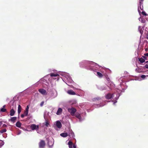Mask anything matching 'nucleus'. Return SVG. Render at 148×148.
Segmentation results:
<instances>
[{"label":"nucleus","instance_id":"obj_47","mask_svg":"<svg viewBox=\"0 0 148 148\" xmlns=\"http://www.w3.org/2000/svg\"><path fill=\"white\" fill-rule=\"evenodd\" d=\"M5 105H4L3 106V108H4L5 107Z\"/></svg>","mask_w":148,"mask_h":148},{"label":"nucleus","instance_id":"obj_49","mask_svg":"<svg viewBox=\"0 0 148 148\" xmlns=\"http://www.w3.org/2000/svg\"><path fill=\"white\" fill-rule=\"evenodd\" d=\"M59 79V78H57V80H58Z\"/></svg>","mask_w":148,"mask_h":148},{"label":"nucleus","instance_id":"obj_9","mask_svg":"<svg viewBox=\"0 0 148 148\" xmlns=\"http://www.w3.org/2000/svg\"><path fill=\"white\" fill-rule=\"evenodd\" d=\"M143 3H139V5H140L139 7H138V11L140 14H140L141 13V10H143Z\"/></svg>","mask_w":148,"mask_h":148},{"label":"nucleus","instance_id":"obj_46","mask_svg":"<svg viewBox=\"0 0 148 148\" xmlns=\"http://www.w3.org/2000/svg\"><path fill=\"white\" fill-rule=\"evenodd\" d=\"M105 104H103V105H101L99 106H103L104 105H105Z\"/></svg>","mask_w":148,"mask_h":148},{"label":"nucleus","instance_id":"obj_37","mask_svg":"<svg viewBox=\"0 0 148 148\" xmlns=\"http://www.w3.org/2000/svg\"><path fill=\"white\" fill-rule=\"evenodd\" d=\"M142 13L143 15L145 16H147V14L145 11H142Z\"/></svg>","mask_w":148,"mask_h":148},{"label":"nucleus","instance_id":"obj_6","mask_svg":"<svg viewBox=\"0 0 148 148\" xmlns=\"http://www.w3.org/2000/svg\"><path fill=\"white\" fill-rule=\"evenodd\" d=\"M58 95L57 92L56 90L51 92L49 94L50 97L51 99H54Z\"/></svg>","mask_w":148,"mask_h":148},{"label":"nucleus","instance_id":"obj_39","mask_svg":"<svg viewBox=\"0 0 148 148\" xmlns=\"http://www.w3.org/2000/svg\"><path fill=\"white\" fill-rule=\"evenodd\" d=\"M100 89L101 90H105L106 89V88L104 87H101Z\"/></svg>","mask_w":148,"mask_h":148},{"label":"nucleus","instance_id":"obj_42","mask_svg":"<svg viewBox=\"0 0 148 148\" xmlns=\"http://www.w3.org/2000/svg\"><path fill=\"white\" fill-rule=\"evenodd\" d=\"M143 0H139V3H143Z\"/></svg>","mask_w":148,"mask_h":148},{"label":"nucleus","instance_id":"obj_52","mask_svg":"<svg viewBox=\"0 0 148 148\" xmlns=\"http://www.w3.org/2000/svg\"><path fill=\"white\" fill-rule=\"evenodd\" d=\"M147 16H148V15H147Z\"/></svg>","mask_w":148,"mask_h":148},{"label":"nucleus","instance_id":"obj_4","mask_svg":"<svg viewBox=\"0 0 148 148\" xmlns=\"http://www.w3.org/2000/svg\"><path fill=\"white\" fill-rule=\"evenodd\" d=\"M62 127V124L59 121H57L54 122L53 127L57 131L59 130Z\"/></svg>","mask_w":148,"mask_h":148},{"label":"nucleus","instance_id":"obj_43","mask_svg":"<svg viewBox=\"0 0 148 148\" xmlns=\"http://www.w3.org/2000/svg\"><path fill=\"white\" fill-rule=\"evenodd\" d=\"M3 127H5L7 126V125L5 124H4L3 125Z\"/></svg>","mask_w":148,"mask_h":148},{"label":"nucleus","instance_id":"obj_21","mask_svg":"<svg viewBox=\"0 0 148 148\" xmlns=\"http://www.w3.org/2000/svg\"><path fill=\"white\" fill-rule=\"evenodd\" d=\"M146 59V58L145 56L143 57V58H141L139 59V60L141 63L145 62V60Z\"/></svg>","mask_w":148,"mask_h":148},{"label":"nucleus","instance_id":"obj_26","mask_svg":"<svg viewBox=\"0 0 148 148\" xmlns=\"http://www.w3.org/2000/svg\"><path fill=\"white\" fill-rule=\"evenodd\" d=\"M60 135L63 137H66L68 136V134L66 133H63L60 134Z\"/></svg>","mask_w":148,"mask_h":148},{"label":"nucleus","instance_id":"obj_17","mask_svg":"<svg viewBox=\"0 0 148 148\" xmlns=\"http://www.w3.org/2000/svg\"><path fill=\"white\" fill-rule=\"evenodd\" d=\"M138 29L141 34L142 35L143 33V32L144 30V27L139 26L138 27Z\"/></svg>","mask_w":148,"mask_h":148},{"label":"nucleus","instance_id":"obj_36","mask_svg":"<svg viewBox=\"0 0 148 148\" xmlns=\"http://www.w3.org/2000/svg\"><path fill=\"white\" fill-rule=\"evenodd\" d=\"M146 76L148 77V75L145 76V75H142L141 76V77L143 79H144Z\"/></svg>","mask_w":148,"mask_h":148},{"label":"nucleus","instance_id":"obj_50","mask_svg":"<svg viewBox=\"0 0 148 148\" xmlns=\"http://www.w3.org/2000/svg\"><path fill=\"white\" fill-rule=\"evenodd\" d=\"M96 99L97 100H98L99 99H98L96 98Z\"/></svg>","mask_w":148,"mask_h":148},{"label":"nucleus","instance_id":"obj_48","mask_svg":"<svg viewBox=\"0 0 148 148\" xmlns=\"http://www.w3.org/2000/svg\"><path fill=\"white\" fill-rule=\"evenodd\" d=\"M147 38L148 40V34H147Z\"/></svg>","mask_w":148,"mask_h":148},{"label":"nucleus","instance_id":"obj_45","mask_svg":"<svg viewBox=\"0 0 148 148\" xmlns=\"http://www.w3.org/2000/svg\"><path fill=\"white\" fill-rule=\"evenodd\" d=\"M144 55H145L146 56H148V53H146Z\"/></svg>","mask_w":148,"mask_h":148},{"label":"nucleus","instance_id":"obj_24","mask_svg":"<svg viewBox=\"0 0 148 148\" xmlns=\"http://www.w3.org/2000/svg\"><path fill=\"white\" fill-rule=\"evenodd\" d=\"M15 111L13 109H12L10 111V115L11 116H13L14 115Z\"/></svg>","mask_w":148,"mask_h":148},{"label":"nucleus","instance_id":"obj_30","mask_svg":"<svg viewBox=\"0 0 148 148\" xmlns=\"http://www.w3.org/2000/svg\"><path fill=\"white\" fill-rule=\"evenodd\" d=\"M16 127H20L21 125V123L19 121H18L16 123Z\"/></svg>","mask_w":148,"mask_h":148},{"label":"nucleus","instance_id":"obj_33","mask_svg":"<svg viewBox=\"0 0 148 148\" xmlns=\"http://www.w3.org/2000/svg\"><path fill=\"white\" fill-rule=\"evenodd\" d=\"M66 84H67L68 86H70V85H69V84H67L66 82ZM71 86V88H73V89H74V90H79V89L78 88H76L75 87H74V86H71H71Z\"/></svg>","mask_w":148,"mask_h":148},{"label":"nucleus","instance_id":"obj_10","mask_svg":"<svg viewBox=\"0 0 148 148\" xmlns=\"http://www.w3.org/2000/svg\"><path fill=\"white\" fill-rule=\"evenodd\" d=\"M39 92L42 94L43 95H47V93L46 91L45 90L43 89H40L38 90Z\"/></svg>","mask_w":148,"mask_h":148},{"label":"nucleus","instance_id":"obj_20","mask_svg":"<svg viewBox=\"0 0 148 148\" xmlns=\"http://www.w3.org/2000/svg\"><path fill=\"white\" fill-rule=\"evenodd\" d=\"M136 71L138 73H141L143 72V70L142 68H138L136 69Z\"/></svg>","mask_w":148,"mask_h":148},{"label":"nucleus","instance_id":"obj_27","mask_svg":"<svg viewBox=\"0 0 148 148\" xmlns=\"http://www.w3.org/2000/svg\"><path fill=\"white\" fill-rule=\"evenodd\" d=\"M70 133H69L68 134V136H71L72 137H73L74 136V134L73 132H72V131L71 130L70 131Z\"/></svg>","mask_w":148,"mask_h":148},{"label":"nucleus","instance_id":"obj_31","mask_svg":"<svg viewBox=\"0 0 148 148\" xmlns=\"http://www.w3.org/2000/svg\"><path fill=\"white\" fill-rule=\"evenodd\" d=\"M45 124L46 127H48V126L49 125V124L47 120H46V121L45 123Z\"/></svg>","mask_w":148,"mask_h":148},{"label":"nucleus","instance_id":"obj_32","mask_svg":"<svg viewBox=\"0 0 148 148\" xmlns=\"http://www.w3.org/2000/svg\"><path fill=\"white\" fill-rule=\"evenodd\" d=\"M4 143V142L2 140H0V147L3 145Z\"/></svg>","mask_w":148,"mask_h":148},{"label":"nucleus","instance_id":"obj_3","mask_svg":"<svg viewBox=\"0 0 148 148\" xmlns=\"http://www.w3.org/2000/svg\"><path fill=\"white\" fill-rule=\"evenodd\" d=\"M54 73H51L50 74L51 77H58L60 75L65 77L67 80L68 83H72L73 82V80L69 75V73L65 72H59L58 73L54 72Z\"/></svg>","mask_w":148,"mask_h":148},{"label":"nucleus","instance_id":"obj_16","mask_svg":"<svg viewBox=\"0 0 148 148\" xmlns=\"http://www.w3.org/2000/svg\"><path fill=\"white\" fill-rule=\"evenodd\" d=\"M62 109L61 108H58V110L56 112V114L57 115H60L62 114Z\"/></svg>","mask_w":148,"mask_h":148},{"label":"nucleus","instance_id":"obj_18","mask_svg":"<svg viewBox=\"0 0 148 148\" xmlns=\"http://www.w3.org/2000/svg\"><path fill=\"white\" fill-rule=\"evenodd\" d=\"M45 143L44 141L41 140L39 143V145L40 148H42L45 145Z\"/></svg>","mask_w":148,"mask_h":148},{"label":"nucleus","instance_id":"obj_12","mask_svg":"<svg viewBox=\"0 0 148 148\" xmlns=\"http://www.w3.org/2000/svg\"><path fill=\"white\" fill-rule=\"evenodd\" d=\"M68 144L69 148H76V146L75 145H74L73 147V143L71 141H69Z\"/></svg>","mask_w":148,"mask_h":148},{"label":"nucleus","instance_id":"obj_13","mask_svg":"<svg viewBox=\"0 0 148 148\" xmlns=\"http://www.w3.org/2000/svg\"><path fill=\"white\" fill-rule=\"evenodd\" d=\"M29 106V105H27V106L25 108V110L23 114H24V115H25V116H27L28 115Z\"/></svg>","mask_w":148,"mask_h":148},{"label":"nucleus","instance_id":"obj_40","mask_svg":"<svg viewBox=\"0 0 148 148\" xmlns=\"http://www.w3.org/2000/svg\"><path fill=\"white\" fill-rule=\"evenodd\" d=\"M25 116H26L25 115H24V114H22L21 115V117L22 118H24Z\"/></svg>","mask_w":148,"mask_h":148},{"label":"nucleus","instance_id":"obj_5","mask_svg":"<svg viewBox=\"0 0 148 148\" xmlns=\"http://www.w3.org/2000/svg\"><path fill=\"white\" fill-rule=\"evenodd\" d=\"M106 84L108 86L110 89H112L115 86V85L114 84L113 82L110 80V79L108 77H106Z\"/></svg>","mask_w":148,"mask_h":148},{"label":"nucleus","instance_id":"obj_29","mask_svg":"<svg viewBox=\"0 0 148 148\" xmlns=\"http://www.w3.org/2000/svg\"><path fill=\"white\" fill-rule=\"evenodd\" d=\"M139 20L142 23H144L145 22V19L143 17H140L139 18Z\"/></svg>","mask_w":148,"mask_h":148},{"label":"nucleus","instance_id":"obj_22","mask_svg":"<svg viewBox=\"0 0 148 148\" xmlns=\"http://www.w3.org/2000/svg\"><path fill=\"white\" fill-rule=\"evenodd\" d=\"M123 78H121L120 79H119V81L120 82V81H121L122 82L121 83H120V86L121 87V88L123 89V88L122 87V85H124V84H125V83L123 81Z\"/></svg>","mask_w":148,"mask_h":148},{"label":"nucleus","instance_id":"obj_1","mask_svg":"<svg viewBox=\"0 0 148 148\" xmlns=\"http://www.w3.org/2000/svg\"><path fill=\"white\" fill-rule=\"evenodd\" d=\"M86 63L89 65L86 67V69L94 72H96V71H98L101 72L105 76H106L110 71L108 69L103 68L97 64L91 61L84 60L80 62L79 64L80 66L82 67H84V65Z\"/></svg>","mask_w":148,"mask_h":148},{"label":"nucleus","instance_id":"obj_25","mask_svg":"<svg viewBox=\"0 0 148 148\" xmlns=\"http://www.w3.org/2000/svg\"><path fill=\"white\" fill-rule=\"evenodd\" d=\"M69 102L71 105H73L76 103L77 101L75 99H73L70 101Z\"/></svg>","mask_w":148,"mask_h":148},{"label":"nucleus","instance_id":"obj_51","mask_svg":"<svg viewBox=\"0 0 148 148\" xmlns=\"http://www.w3.org/2000/svg\"><path fill=\"white\" fill-rule=\"evenodd\" d=\"M53 79H56V78H53Z\"/></svg>","mask_w":148,"mask_h":148},{"label":"nucleus","instance_id":"obj_38","mask_svg":"<svg viewBox=\"0 0 148 148\" xmlns=\"http://www.w3.org/2000/svg\"><path fill=\"white\" fill-rule=\"evenodd\" d=\"M44 101H42L41 103L40 104V106L42 107L43 105L44 104Z\"/></svg>","mask_w":148,"mask_h":148},{"label":"nucleus","instance_id":"obj_14","mask_svg":"<svg viewBox=\"0 0 148 148\" xmlns=\"http://www.w3.org/2000/svg\"><path fill=\"white\" fill-rule=\"evenodd\" d=\"M97 71H96V72H95L96 73H95V74L100 78L102 77L104 75L101 72L100 73L99 71L97 72Z\"/></svg>","mask_w":148,"mask_h":148},{"label":"nucleus","instance_id":"obj_7","mask_svg":"<svg viewBox=\"0 0 148 148\" xmlns=\"http://www.w3.org/2000/svg\"><path fill=\"white\" fill-rule=\"evenodd\" d=\"M68 110L72 116L75 115V113L76 111V109L73 108H69L68 109Z\"/></svg>","mask_w":148,"mask_h":148},{"label":"nucleus","instance_id":"obj_28","mask_svg":"<svg viewBox=\"0 0 148 148\" xmlns=\"http://www.w3.org/2000/svg\"><path fill=\"white\" fill-rule=\"evenodd\" d=\"M21 106L19 105L18 108V114H19L21 112Z\"/></svg>","mask_w":148,"mask_h":148},{"label":"nucleus","instance_id":"obj_35","mask_svg":"<svg viewBox=\"0 0 148 148\" xmlns=\"http://www.w3.org/2000/svg\"><path fill=\"white\" fill-rule=\"evenodd\" d=\"M0 111L2 112H5L6 111V109H5L3 108H1L0 110Z\"/></svg>","mask_w":148,"mask_h":148},{"label":"nucleus","instance_id":"obj_23","mask_svg":"<svg viewBox=\"0 0 148 148\" xmlns=\"http://www.w3.org/2000/svg\"><path fill=\"white\" fill-rule=\"evenodd\" d=\"M75 116L79 119V121H81L82 120L80 115L79 114L76 113L75 114Z\"/></svg>","mask_w":148,"mask_h":148},{"label":"nucleus","instance_id":"obj_15","mask_svg":"<svg viewBox=\"0 0 148 148\" xmlns=\"http://www.w3.org/2000/svg\"><path fill=\"white\" fill-rule=\"evenodd\" d=\"M67 93L70 95H76L75 93L72 90H70L67 91Z\"/></svg>","mask_w":148,"mask_h":148},{"label":"nucleus","instance_id":"obj_19","mask_svg":"<svg viewBox=\"0 0 148 148\" xmlns=\"http://www.w3.org/2000/svg\"><path fill=\"white\" fill-rule=\"evenodd\" d=\"M16 118H17L16 117H11V118L9 119V121H10L13 123H14L16 121Z\"/></svg>","mask_w":148,"mask_h":148},{"label":"nucleus","instance_id":"obj_44","mask_svg":"<svg viewBox=\"0 0 148 148\" xmlns=\"http://www.w3.org/2000/svg\"><path fill=\"white\" fill-rule=\"evenodd\" d=\"M145 67L147 68H148V65L147 64L145 65Z\"/></svg>","mask_w":148,"mask_h":148},{"label":"nucleus","instance_id":"obj_41","mask_svg":"<svg viewBox=\"0 0 148 148\" xmlns=\"http://www.w3.org/2000/svg\"><path fill=\"white\" fill-rule=\"evenodd\" d=\"M21 133V131H19L17 133V135H19Z\"/></svg>","mask_w":148,"mask_h":148},{"label":"nucleus","instance_id":"obj_2","mask_svg":"<svg viewBox=\"0 0 148 148\" xmlns=\"http://www.w3.org/2000/svg\"><path fill=\"white\" fill-rule=\"evenodd\" d=\"M116 93L115 92L113 94L108 93L105 96V97L107 99H113L112 101L114 102V104L117 102V100L119 97L120 94L121 92V90L118 89H116Z\"/></svg>","mask_w":148,"mask_h":148},{"label":"nucleus","instance_id":"obj_34","mask_svg":"<svg viewBox=\"0 0 148 148\" xmlns=\"http://www.w3.org/2000/svg\"><path fill=\"white\" fill-rule=\"evenodd\" d=\"M6 130L5 129H4L3 130H1L0 131V132L1 133H3L6 132Z\"/></svg>","mask_w":148,"mask_h":148},{"label":"nucleus","instance_id":"obj_8","mask_svg":"<svg viewBox=\"0 0 148 148\" xmlns=\"http://www.w3.org/2000/svg\"><path fill=\"white\" fill-rule=\"evenodd\" d=\"M30 128L33 130H36V131H37L38 130L39 126L38 125H36L34 124H32L31 125Z\"/></svg>","mask_w":148,"mask_h":148},{"label":"nucleus","instance_id":"obj_11","mask_svg":"<svg viewBox=\"0 0 148 148\" xmlns=\"http://www.w3.org/2000/svg\"><path fill=\"white\" fill-rule=\"evenodd\" d=\"M54 142V140L52 138L51 140H49L48 141V145L49 147H52L53 145Z\"/></svg>","mask_w":148,"mask_h":148}]
</instances>
